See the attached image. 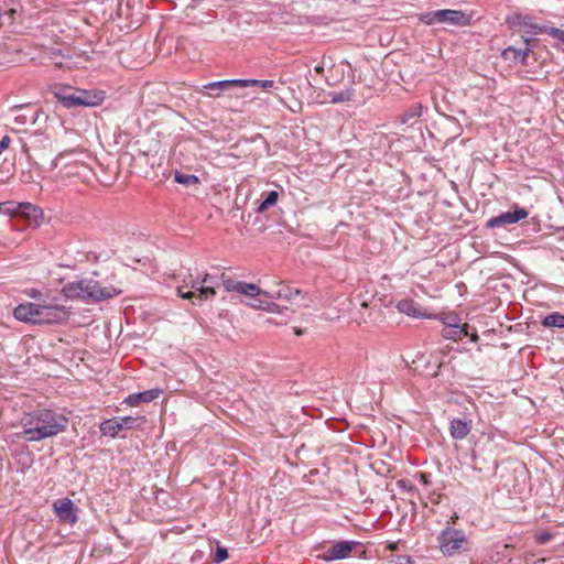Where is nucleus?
Returning a JSON list of instances; mask_svg holds the SVG:
<instances>
[{"label":"nucleus","instance_id":"obj_25","mask_svg":"<svg viewBox=\"0 0 564 564\" xmlns=\"http://www.w3.org/2000/svg\"><path fill=\"white\" fill-rule=\"evenodd\" d=\"M225 82L226 80L208 83L207 85L204 86V89L209 90V94H208L209 96H218L219 91L227 89L231 85L214 86V84H220V83H225Z\"/></svg>","mask_w":564,"mask_h":564},{"label":"nucleus","instance_id":"obj_14","mask_svg":"<svg viewBox=\"0 0 564 564\" xmlns=\"http://www.w3.org/2000/svg\"><path fill=\"white\" fill-rule=\"evenodd\" d=\"M161 393L162 390L160 388H155L143 392L129 394L123 402L129 406H138L141 403H147L155 400L156 398H159Z\"/></svg>","mask_w":564,"mask_h":564},{"label":"nucleus","instance_id":"obj_5","mask_svg":"<svg viewBox=\"0 0 564 564\" xmlns=\"http://www.w3.org/2000/svg\"><path fill=\"white\" fill-rule=\"evenodd\" d=\"M57 98L67 108L96 107L105 100V93L101 90L66 88L57 94Z\"/></svg>","mask_w":564,"mask_h":564},{"label":"nucleus","instance_id":"obj_34","mask_svg":"<svg viewBox=\"0 0 564 564\" xmlns=\"http://www.w3.org/2000/svg\"><path fill=\"white\" fill-rule=\"evenodd\" d=\"M14 121H15L17 123H21V124H23V123H25L26 119H25V117H24V116H18V117H15Z\"/></svg>","mask_w":564,"mask_h":564},{"label":"nucleus","instance_id":"obj_38","mask_svg":"<svg viewBox=\"0 0 564 564\" xmlns=\"http://www.w3.org/2000/svg\"><path fill=\"white\" fill-rule=\"evenodd\" d=\"M9 13H10L11 15H13V14L15 13V10H14V9H11V10L9 11Z\"/></svg>","mask_w":564,"mask_h":564},{"label":"nucleus","instance_id":"obj_17","mask_svg":"<svg viewBox=\"0 0 564 564\" xmlns=\"http://www.w3.org/2000/svg\"><path fill=\"white\" fill-rule=\"evenodd\" d=\"M528 54H529L528 47L524 50H521V48H516L513 46H509L502 52V57L509 62L524 64L525 59L528 57Z\"/></svg>","mask_w":564,"mask_h":564},{"label":"nucleus","instance_id":"obj_22","mask_svg":"<svg viewBox=\"0 0 564 564\" xmlns=\"http://www.w3.org/2000/svg\"><path fill=\"white\" fill-rule=\"evenodd\" d=\"M174 180L175 182L184 184L186 186L197 185L199 183L197 176L193 174H181L178 172L175 173Z\"/></svg>","mask_w":564,"mask_h":564},{"label":"nucleus","instance_id":"obj_4","mask_svg":"<svg viewBox=\"0 0 564 564\" xmlns=\"http://www.w3.org/2000/svg\"><path fill=\"white\" fill-rule=\"evenodd\" d=\"M177 295L193 305H200L216 295L214 279L208 273L197 278L189 275L177 286Z\"/></svg>","mask_w":564,"mask_h":564},{"label":"nucleus","instance_id":"obj_23","mask_svg":"<svg viewBox=\"0 0 564 564\" xmlns=\"http://www.w3.org/2000/svg\"><path fill=\"white\" fill-rule=\"evenodd\" d=\"M329 96H330V101L333 104H339V102L349 101L352 98V91L348 89V90H344L340 93L330 94Z\"/></svg>","mask_w":564,"mask_h":564},{"label":"nucleus","instance_id":"obj_28","mask_svg":"<svg viewBox=\"0 0 564 564\" xmlns=\"http://www.w3.org/2000/svg\"><path fill=\"white\" fill-rule=\"evenodd\" d=\"M552 539V535L551 533L544 531V532H540L535 535V540L539 544H545L547 543L549 541H551Z\"/></svg>","mask_w":564,"mask_h":564},{"label":"nucleus","instance_id":"obj_24","mask_svg":"<svg viewBox=\"0 0 564 564\" xmlns=\"http://www.w3.org/2000/svg\"><path fill=\"white\" fill-rule=\"evenodd\" d=\"M300 294V291L296 290V289H291L290 286H281L275 293L274 295L278 297V299H292L293 296L295 295H299Z\"/></svg>","mask_w":564,"mask_h":564},{"label":"nucleus","instance_id":"obj_26","mask_svg":"<svg viewBox=\"0 0 564 564\" xmlns=\"http://www.w3.org/2000/svg\"><path fill=\"white\" fill-rule=\"evenodd\" d=\"M228 558V551L225 547L217 546L213 562L218 564Z\"/></svg>","mask_w":564,"mask_h":564},{"label":"nucleus","instance_id":"obj_8","mask_svg":"<svg viewBox=\"0 0 564 564\" xmlns=\"http://www.w3.org/2000/svg\"><path fill=\"white\" fill-rule=\"evenodd\" d=\"M422 21L426 24L447 23L456 26H465L469 24V17L460 10H437L422 14Z\"/></svg>","mask_w":564,"mask_h":564},{"label":"nucleus","instance_id":"obj_30","mask_svg":"<svg viewBox=\"0 0 564 564\" xmlns=\"http://www.w3.org/2000/svg\"><path fill=\"white\" fill-rule=\"evenodd\" d=\"M394 564H414V562L412 561V558L410 556L402 555V556L397 557V560L394 561Z\"/></svg>","mask_w":564,"mask_h":564},{"label":"nucleus","instance_id":"obj_18","mask_svg":"<svg viewBox=\"0 0 564 564\" xmlns=\"http://www.w3.org/2000/svg\"><path fill=\"white\" fill-rule=\"evenodd\" d=\"M73 154L72 151L59 153L53 161V166L58 167L64 165L68 171L66 175H73L78 173V164L77 162H68L66 159Z\"/></svg>","mask_w":564,"mask_h":564},{"label":"nucleus","instance_id":"obj_6","mask_svg":"<svg viewBox=\"0 0 564 564\" xmlns=\"http://www.w3.org/2000/svg\"><path fill=\"white\" fill-rule=\"evenodd\" d=\"M440 551L445 556H454L470 550V542L463 530L446 527L437 536Z\"/></svg>","mask_w":564,"mask_h":564},{"label":"nucleus","instance_id":"obj_27","mask_svg":"<svg viewBox=\"0 0 564 564\" xmlns=\"http://www.w3.org/2000/svg\"><path fill=\"white\" fill-rule=\"evenodd\" d=\"M541 325L545 328H549V327L564 328V319H541Z\"/></svg>","mask_w":564,"mask_h":564},{"label":"nucleus","instance_id":"obj_37","mask_svg":"<svg viewBox=\"0 0 564 564\" xmlns=\"http://www.w3.org/2000/svg\"><path fill=\"white\" fill-rule=\"evenodd\" d=\"M557 32H558V40L564 43V32L563 31H557Z\"/></svg>","mask_w":564,"mask_h":564},{"label":"nucleus","instance_id":"obj_29","mask_svg":"<svg viewBox=\"0 0 564 564\" xmlns=\"http://www.w3.org/2000/svg\"><path fill=\"white\" fill-rule=\"evenodd\" d=\"M420 110H421V107H417V109H415L414 111L406 113L402 121L404 123H406V122H409L410 119L419 117L421 115Z\"/></svg>","mask_w":564,"mask_h":564},{"label":"nucleus","instance_id":"obj_36","mask_svg":"<svg viewBox=\"0 0 564 564\" xmlns=\"http://www.w3.org/2000/svg\"><path fill=\"white\" fill-rule=\"evenodd\" d=\"M546 317L555 318V317H564V315L558 314V313H552V314H549Z\"/></svg>","mask_w":564,"mask_h":564},{"label":"nucleus","instance_id":"obj_1","mask_svg":"<svg viewBox=\"0 0 564 564\" xmlns=\"http://www.w3.org/2000/svg\"><path fill=\"white\" fill-rule=\"evenodd\" d=\"M122 293L121 289L112 285L102 286L98 281L84 279L65 284L58 297L43 294L36 289H31L26 294L37 300V303L18 305L13 311V317H32L39 315H52L57 312L67 313L66 300H82L97 303L109 300Z\"/></svg>","mask_w":564,"mask_h":564},{"label":"nucleus","instance_id":"obj_12","mask_svg":"<svg viewBox=\"0 0 564 564\" xmlns=\"http://www.w3.org/2000/svg\"><path fill=\"white\" fill-rule=\"evenodd\" d=\"M443 336L448 339L458 340L464 337L470 336L473 341H476L478 336L475 332L469 333L468 324H446L443 328Z\"/></svg>","mask_w":564,"mask_h":564},{"label":"nucleus","instance_id":"obj_13","mask_svg":"<svg viewBox=\"0 0 564 564\" xmlns=\"http://www.w3.org/2000/svg\"><path fill=\"white\" fill-rule=\"evenodd\" d=\"M508 24L519 31L532 32L534 34L541 32V28L533 23L531 17L523 14H512L507 18Z\"/></svg>","mask_w":564,"mask_h":564},{"label":"nucleus","instance_id":"obj_15","mask_svg":"<svg viewBox=\"0 0 564 564\" xmlns=\"http://www.w3.org/2000/svg\"><path fill=\"white\" fill-rule=\"evenodd\" d=\"M236 85L238 87H261L262 89H270L274 86L273 80L260 79H227L225 83L217 84V86ZM216 86V84H214Z\"/></svg>","mask_w":564,"mask_h":564},{"label":"nucleus","instance_id":"obj_16","mask_svg":"<svg viewBox=\"0 0 564 564\" xmlns=\"http://www.w3.org/2000/svg\"><path fill=\"white\" fill-rule=\"evenodd\" d=\"M451 435L455 440L465 438L471 431V421H465L460 419H454L451 421Z\"/></svg>","mask_w":564,"mask_h":564},{"label":"nucleus","instance_id":"obj_10","mask_svg":"<svg viewBox=\"0 0 564 564\" xmlns=\"http://www.w3.org/2000/svg\"><path fill=\"white\" fill-rule=\"evenodd\" d=\"M528 212L524 208L516 207L513 210H508L496 217L490 218L487 221V227L496 228L503 227L507 225L516 224L528 217Z\"/></svg>","mask_w":564,"mask_h":564},{"label":"nucleus","instance_id":"obj_32","mask_svg":"<svg viewBox=\"0 0 564 564\" xmlns=\"http://www.w3.org/2000/svg\"><path fill=\"white\" fill-rule=\"evenodd\" d=\"M292 329H293L294 335H296V336H301L304 334V329L302 327L292 326Z\"/></svg>","mask_w":564,"mask_h":564},{"label":"nucleus","instance_id":"obj_11","mask_svg":"<svg viewBox=\"0 0 564 564\" xmlns=\"http://www.w3.org/2000/svg\"><path fill=\"white\" fill-rule=\"evenodd\" d=\"M355 546L356 542L340 541L328 547L325 552L321 553L318 558L326 562L346 558Z\"/></svg>","mask_w":564,"mask_h":564},{"label":"nucleus","instance_id":"obj_21","mask_svg":"<svg viewBox=\"0 0 564 564\" xmlns=\"http://www.w3.org/2000/svg\"><path fill=\"white\" fill-rule=\"evenodd\" d=\"M278 198H279V194H278L276 191L269 192L267 197L264 198V200H262L260 203V205L258 206L257 212L258 213H264L270 207H272V206H274L276 204Z\"/></svg>","mask_w":564,"mask_h":564},{"label":"nucleus","instance_id":"obj_9","mask_svg":"<svg viewBox=\"0 0 564 564\" xmlns=\"http://www.w3.org/2000/svg\"><path fill=\"white\" fill-rule=\"evenodd\" d=\"M53 508L55 511V514L58 517L59 521L67 524H75L78 520L77 517V510L78 508L75 506V503L68 499H59L56 500L53 503Z\"/></svg>","mask_w":564,"mask_h":564},{"label":"nucleus","instance_id":"obj_2","mask_svg":"<svg viewBox=\"0 0 564 564\" xmlns=\"http://www.w3.org/2000/svg\"><path fill=\"white\" fill-rule=\"evenodd\" d=\"M22 431L15 435L26 442H40L66 431L68 420L52 410L41 409L21 419Z\"/></svg>","mask_w":564,"mask_h":564},{"label":"nucleus","instance_id":"obj_33","mask_svg":"<svg viewBox=\"0 0 564 564\" xmlns=\"http://www.w3.org/2000/svg\"><path fill=\"white\" fill-rule=\"evenodd\" d=\"M28 322H32L33 324H40L42 322H46V323H51L52 319H35V318H32V319H26Z\"/></svg>","mask_w":564,"mask_h":564},{"label":"nucleus","instance_id":"obj_35","mask_svg":"<svg viewBox=\"0 0 564 564\" xmlns=\"http://www.w3.org/2000/svg\"><path fill=\"white\" fill-rule=\"evenodd\" d=\"M315 73L316 74H322L324 72V66L323 65H318L314 68Z\"/></svg>","mask_w":564,"mask_h":564},{"label":"nucleus","instance_id":"obj_31","mask_svg":"<svg viewBox=\"0 0 564 564\" xmlns=\"http://www.w3.org/2000/svg\"><path fill=\"white\" fill-rule=\"evenodd\" d=\"M10 144V138L8 135H4L2 140L0 141V152L4 149H7Z\"/></svg>","mask_w":564,"mask_h":564},{"label":"nucleus","instance_id":"obj_19","mask_svg":"<svg viewBox=\"0 0 564 564\" xmlns=\"http://www.w3.org/2000/svg\"><path fill=\"white\" fill-rule=\"evenodd\" d=\"M397 307L401 314L408 315L410 317H419V308L416 304L411 300L400 301Z\"/></svg>","mask_w":564,"mask_h":564},{"label":"nucleus","instance_id":"obj_3","mask_svg":"<svg viewBox=\"0 0 564 564\" xmlns=\"http://www.w3.org/2000/svg\"><path fill=\"white\" fill-rule=\"evenodd\" d=\"M223 285L226 291L236 292L241 295L240 301L252 308L265 311L271 314H283L280 306L272 301L273 295H270L257 284L224 278Z\"/></svg>","mask_w":564,"mask_h":564},{"label":"nucleus","instance_id":"obj_20","mask_svg":"<svg viewBox=\"0 0 564 564\" xmlns=\"http://www.w3.org/2000/svg\"><path fill=\"white\" fill-rule=\"evenodd\" d=\"M18 213L28 217L37 219V217L41 215V212L32 204L30 203H22L18 206Z\"/></svg>","mask_w":564,"mask_h":564},{"label":"nucleus","instance_id":"obj_7","mask_svg":"<svg viewBox=\"0 0 564 564\" xmlns=\"http://www.w3.org/2000/svg\"><path fill=\"white\" fill-rule=\"evenodd\" d=\"M144 417L121 416L105 420L100 423V433L104 436L116 437L122 431L141 430L144 425Z\"/></svg>","mask_w":564,"mask_h":564}]
</instances>
